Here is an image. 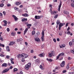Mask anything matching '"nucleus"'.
<instances>
[{"instance_id":"obj_1","label":"nucleus","mask_w":74,"mask_h":74,"mask_svg":"<svg viewBox=\"0 0 74 74\" xmlns=\"http://www.w3.org/2000/svg\"><path fill=\"white\" fill-rule=\"evenodd\" d=\"M31 67V63H28L26 65L25 68L26 70H28L29 67Z\"/></svg>"},{"instance_id":"obj_2","label":"nucleus","mask_w":74,"mask_h":74,"mask_svg":"<svg viewBox=\"0 0 74 74\" xmlns=\"http://www.w3.org/2000/svg\"><path fill=\"white\" fill-rule=\"evenodd\" d=\"M28 56V55L23 53L21 55V57H23L24 59L26 58Z\"/></svg>"},{"instance_id":"obj_3","label":"nucleus","mask_w":74,"mask_h":74,"mask_svg":"<svg viewBox=\"0 0 74 74\" xmlns=\"http://www.w3.org/2000/svg\"><path fill=\"white\" fill-rule=\"evenodd\" d=\"M44 32L43 30L42 32V36L41 37V40L42 41L44 40Z\"/></svg>"},{"instance_id":"obj_4","label":"nucleus","mask_w":74,"mask_h":74,"mask_svg":"<svg viewBox=\"0 0 74 74\" xmlns=\"http://www.w3.org/2000/svg\"><path fill=\"white\" fill-rule=\"evenodd\" d=\"M43 17V16H35V18L36 19H41V18H42Z\"/></svg>"},{"instance_id":"obj_5","label":"nucleus","mask_w":74,"mask_h":74,"mask_svg":"<svg viewBox=\"0 0 74 74\" xmlns=\"http://www.w3.org/2000/svg\"><path fill=\"white\" fill-rule=\"evenodd\" d=\"M62 1H60V5L58 6V11H60V8L61 7V6H62Z\"/></svg>"},{"instance_id":"obj_6","label":"nucleus","mask_w":74,"mask_h":74,"mask_svg":"<svg viewBox=\"0 0 74 74\" xmlns=\"http://www.w3.org/2000/svg\"><path fill=\"white\" fill-rule=\"evenodd\" d=\"M12 16L14 18L15 21H16L18 20V18H17V17L15 15H13Z\"/></svg>"},{"instance_id":"obj_7","label":"nucleus","mask_w":74,"mask_h":74,"mask_svg":"<svg viewBox=\"0 0 74 74\" xmlns=\"http://www.w3.org/2000/svg\"><path fill=\"white\" fill-rule=\"evenodd\" d=\"M64 65H65V61H64L61 64L60 66L61 67H64Z\"/></svg>"},{"instance_id":"obj_8","label":"nucleus","mask_w":74,"mask_h":74,"mask_svg":"<svg viewBox=\"0 0 74 74\" xmlns=\"http://www.w3.org/2000/svg\"><path fill=\"white\" fill-rule=\"evenodd\" d=\"M45 54L44 53H42L41 54H40L38 55V56L40 57H44L45 56Z\"/></svg>"},{"instance_id":"obj_9","label":"nucleus","mask_w":74,"mask_h":74,"mask_svg":"<svg viewBox=\"0 0 74 74\" xmlns=\"http://www.w3.org/2000/svg\"><path fill=\"white\" fill-rule=\"evenodd\" d=\"M9 69H7L3 71L2 72V74H3V73H6V72H7V71H9Z\"/></svg>"},{"instance_id":"obj_10","label":"nucleus","mask_w":74,"mask_h":74,"mask_svg":"<svg viewBox=\"0 0 74 74\" xmlns=\"http://www.w3.org/2000/svg\"><path fill=\"white\" fill-rule=\"evenodd\" d=\"M65 25V23H60V24L59 25V27H62V26L64 25Z\"/></svg>"},{"instance_id":"obj_11","label":"nucleus","mask_w":74,"mask_h":74,"mask_svg":"<svg viewBox=\"0 0 74 74\" xmlns=\"http://www.w3.org/2000/svg\"><path fill=\"white\" fill-rule=\"evenodd\" d=\"M3 22H4L5 24L3 25V26H7V21L6 20H4L3 21Z\"/></svg>"},{"instance_id":"obj_12","label":"nucleus","mask_w":74,"mask_h":74,"mask_svg":"<svg viewBox=\"0 0 74 74\" xmlns=\"http://www.w3.org/2000/svg\"><path fill=\"white\" fill-rule=\"evenodd\" d=\"M35 40L36 41V42H39V41H40V39L39 38H35Z\"/></svg>"},{"instance_id":"obj_13","label":"nucleus","mask_w":74,"mask_h":74,"mask_svg":"<svg viewBox=\"0 0 74 74\" xmlns=\"http://www.w3.org/2000/svg\"><path fill=\"white\" fill-rule=\"evenodd\" d=\"M8 66V64L7 63H4L2 64V67H7Z\"/></svg>"},{"instance_id":"obj_14","label":"nucleus","mask_w":74,"mask_h":74,"mask_svg":"<svg viewBox=\"0 0 74 74\" xmlns=\"http://www.w3.org/2000/svg\"><path fill=\"white\" fill-rule=\"evenodd\" d=\"M15 4L16 5H19L21 4V2H16Z\"/></svg>"},{"instance_id":"obj_15","label":"nucleus","mask_w":74,"mask_h":74,"mask_svg":"<svg viewBox=\"0 0 74 74\" xmlns=\"http://www.w3.org/2000/svg\"><path fill=\"white\" fill-rule=\"evenodd\" d=\"M48 56L49 58H52V54L51 53H48Z\"/></svg>"},{"instance_id":"obj_16","label":"nucleus","mask_w":74,"mask_h":74,"mask_svg":"<svg viewBox=\"0 0 74 74\" xmlns=\"http://www.w3.org/2000/svg\"><path fill=\"white\" fill-rule=\"evenodd\" d=\"M21 21L22 22H26L27 21V19L25 18H23L22 19Z\"/></svg>"},{"instance_id":"obj_17","label":"nucleus","mask_w":74,"mask_h":74,"mask_svg":"<svg viewBox=\"0 0 74 74\" xmlns=\"http://www.w3.org/2000/svg\"><path fill=\"white\" fill-rule=\"evenodd\" d=\"M22 16H29V14L27 13H25V14H22Z\"/></svg>"},{"instance_id":"obj_18","label":"nucleus","mask_w":74,"mask_h":74,"mask_svg":"<svg viewBox=\"0 0 74 74\" xmlns=\"http://www.w3.org/2000/svg\"><path fill=\"white\" fill-rule=\"evenodd\" d=\"M10 60L11 61L12 64H14V59L12 58L10 59Z\"/></svg>"},{"instance_id":"obj_19","label":"nucleus","mask_w":74,"mask_h":74,"mask_svg":"<svg viewBox=\"0 0 74 74\" xmlns=\"http://www.w3.org/2000/svg\"><path fill=\"white\" fill-rule=\"evenodd\" d=\"M27 30H28V28H26L25 30L24 31V35H25V34H26V32H27Z\"/></svg>"},{"instance_id":"obj_20","label":"nucleus","mask_w":74,"mask_h":74,"mask_svg":"<svg viewBox=\"0 0 74 74\" xmlns=\"http://www.w3.org/2000/svg\"><path fill=\"white\" fill-rule=\"evenodd\" d=\"M47 60L48 62H52L53 61L52 60L51 58H50L49 59L48 58H47Z\"/></svg>"},{"instance_id":"obj_21","label":"nucleus","mask_w":74,"mask_h":74,"mask_svg":"<svg viewBox=\"0 0 74 74\" xmlns=\"http://www.w3.org/2000/svg\"><path fill=\"white\" fill-rule=\"evenodd\" d=\"M72 2H73V3L71 4V6L72 7H74V0H71Z\"/></svg>"},{"instance_id":"obj_22","label":"nucleus","mask_w":74,"mask_h":74,"mask_svg":"<svg viewBox=\"0 0 74 74\" xmlns=\"http://www.w3.org/2000/svg\"><path fill=\"white\" fill-rule=\"evenodd\" d=\"M64 13L65 14H66L67 15H68V14H69V12L66 11H64Z\"/></svg>"},{"instance_id":"obj_23","label":"nucleus","mask_w":74,"mask_h":74,"mask_svg":"<svg viewBox=\"0 0 74 74\" xmlns=\"http://www.w3.org/2000/svg\"><path fill=\"white\" fill-rule=\"evenodd\" d=\"M14 44H15V42H10V44H9V45H12Z\"/></svg>"},{"instance_id":"obj_24","label":"nucleus","mask_w":74,"mask_h":74,"mask_svg":"<svg viewBox=\"0 0 74 74\" xmlns=\"http://www.w3.org/2000/svg\"><path fill=\"white\" fill-rule=\"evenodd\" d=\"M64 55V53H62L60 54L59 55V56H63Z\"/></svg>"},{"instance_id":"obj_25","label":"nucleus","mask_w":74,"mask_h":74,"mask_svg":"<svg viewBox=\"0 0 74 74\" xmlns=\"http://www.w3.org/2000/svg\"><path fill=\"white\" fill-rule=\"evenodd\" d=\"M1 34H2V32H0V40H1V41H3V39L1 37Z\"/></svg>"},{"instance_id":"obj_26","label":"nucleus","mask_w":74,"mask_h":74,"mask_svg":"<svg viewBox=\"0 0 74 74\" xmlns=\"http://www.w3.org/2000/svg\"><path fill=\"white\" fill-rule=\"evenodd\" d=\"M6 51L8 52H10V49H9V47L7 46L6 47Z\"/></svg>"},{"instance_id":"obj_27","label":"nucleus","mask_w":74,"mask_h":74,"mask_svg":"<svg viewBox=\"0 0 74 74\" xmlns=\"http://www.w3.org/2000/svg\"><path fill=\"white\" fill-rule=\"evenodd\" d=\"M35 62L36 63H39V62H40V60H39L38 59L36 60Z\"/></svg>"},{"instance_id":"obj_28","label":"nucleus","mask_w":74,"mask_h":74,"mask_svg":"<svg viewBox=\"0 0 74 74\" xmlns=\"http://www.w3.org/2000/svg\"><path fill=\"white\" fill-rule=\"evenodd\" d=\"M14 9L15 10H16L17 11H18L19 10V8H17V7H15L14 8Z\"/></svg>"},{"instance_id":"obj_29","label":"nucleus","mask_w":74,"mask_h":74,"mask_svg":"<svg viewBox=\"0 0 74 74\" xmlns=\"http://www.w3.org/2000/svg\"><path fill=\"white\" fill-rule=\"evenodd\" d=\"M11 34L13 36H14L15 35V33L14 32H12L11 33Z\"/></svg>"},{"instance_id":"obj_30","label":"nucleus","mask_w":74,"mask_h":74,"mask_svg":"<svg viewBox=\"0 0 74 74\" xmlns=\"http://www.w3.org/2000/svg\"><path fill=\"white\" fill-rule=\"evenodd\" d=\"M56 23H57V25H59V23H60V21L59 20H58L56 21Z\"/></svg>"},{"instance_id":"obj_31","label":"nucleus","mask_w":74,"mask_h":74,"mask_svg":"<svg viewBox=\"0 0 74 74\" xmlns=\"http://www.w3.org/2000/svg\"><path fill=\"white\" fill-rule=\"evenodd\" d=\"M40 68L41 69V70H44V68H42V65H40Z\"/></svg>"},{"instance_id":"obj_32","label":"nucleus","mask_w":74,"mask_h":74,"mask_svg":"<svg viewBox=\"0 0 74 74\" xmlns=\"http://www.w3.org/2000/svg\"><path fill=\"white\" fill-rule=\"evenodd\" d=\"M35 33H36V32H35V31H32V35H34V34H35Z\"/></svg>"},{"instance_id":"obj_33","label":"nucleus","mask_w":74,"mask_h":74,"mask_svg":"<svg viewBox=\"0 0 74 74\" xmlns=\"http://www.w3.org/2000/svg\"><path fill=\"white\" fill-rule=\"evenodd\" d=\"M18 71V69L16 68H14V72H15V71Z\"/></svg>"},{"instance_id":"obj_34","label":"nucleus","mask_w":74,"mask_h":74,"mask_svg":"<svg viewBox=\"0 0 74 74\" xmlns=\"http://www.w3.org/2000/svg\"><path fill=\"white\" fill-rule=\"evenodd\" d=\"M73 43L71 42H70L69 43L70 46H71L72 45V43Z\"/></svg>"},{"instance_id":"obj_35","label":"nucleus","mask_w":74,"mask_h":74,"mask_svg":"<svg viewBox=\"0 0 74 74\" xmlns=\"http://www.w3.org/2000/svg\"><path fill=\"white\" fill-rule=\"evenodd\" d=\"M57 13H58V11H55L53 12V14L54 15H55V14H56Z\"/></svg>"},{"instance_id":"obj_36","label":"nucleus","mask_w":74,"mask_h":74,"mask_svg":"<svg viewBox=\"0 0 74 74\" xmlns=\"http://www.w3.org/2000/svg\"><path fill=\"white\" fill-rule=\"evenodd\" d=\"M71 70H72V71H74V67H72L71 68Z\"/></svg>"},{"instance_id":"obj_37","label":"nucleus","mask_w":74,"mask_h":74,"mask_svg":"<svg viewBox=\"0 0 74 74\" xmlns=\"http://www.w3.org/2000/svg\"><path fill=\"white\" fill-rule=\"evenodd\" d=\"M51 53H52V55H53V56L55 55V52H54L53 51L51 52Z\"/></svg>"},{"instance_id":"obj_38","label":"nucleus","mask_w":74,"mask_h":74,"mask_svg":"<svg viewBox=\"0 0 74 74\" xmlns=\"http://www.w3.org/2000/svg\"><path fill=\"white\" fill-rule=\"evenodd\" d=\"M4 6V4L2 3L0 5V7H2Z\"/></svg>"},{"instance_id":"obj_39","label":"nucleus","mask_w":74,"mask_h":74,"mask_svg":"<svg viewBox=\"0 0 74 74\" xmlns=\"http://www.w3.org/2000/svg\"><path fill=\"white\" fill-rule=\"evenodd\" d=\"M69 68V64H68L66 66V69H68Z\"/></svg>"},{"instance_id":"obj_40","label":"nucleus","mask_w":74,"mask_h":74,"mask_svg":"<svg viewBox=\"0 0 74 74\" xmlns=\"http://www.w3.org/2000/svg\"><path fill=\"white\" fill-rule=\"evenodd\" d=\"M70 32L69 31H68L67 32V34H68L69 35H70Z\"/></svg>"},{"instance_id":"obj_41","label":"nucleus","mask_w":74,"mask_h":74,"mask_svg":"<svg viewBox=\"0 0 74 74\" xmlns=\"http://www.w3.org/2000/svg\"><path fill=\"white\" fill-rule=\"evenodd\" d=\"M17 74H23V73L21 71L19 73H17Z\"/></svg>"},{"instance_id":"obj_42","label":"nucleus","mask_w":74,"mask_h":74,"mask_svg":"<svg viewBox=\"0 0 74 74\" xmlns=\"http://www.w3.org/2000/svg\"><path fill=\"white\" fill-rule=\"evenodd\" d=\"M59 35L60 36H62V32H59Z\"/></svg>"},{"instance_id":"obj_43","label":"nucleus","mask_w":74,"mask_h":74,"mask_svg":"<svg viewBox=\"0 0 74 74\" xmlns=\"http://www.w3.org/2000/svg\"><path fill=\"white\" fill-rule=\"evenodd\" d=\"M62 47H63V48H64V47H66V45L64 44H62Z\"/></svg>"},{"instance_id":"obj_44","label":"nucleus","mask_w":74,"mask_h":74,"mask_svg":"<svg viewBox=\"0 0 74 74\" xmlns=\"http://www.w3.org/2000/svg\"><path fill=\"white\" fill-rule=\"evenodd\" d=\"M20 56H21V55L20 54H18V55L17 56V57H18V58H19Z\"/></svg>"},{"instance_id":"obj_45","label":"nucleus","mask_w":74,"mask_h":74,"mask_svg":"<svg viewBox=\"0 0 74 74\" xmlns=\"http://www.w3.org/2000/svg\"><path fill=\"white\" fill-rule=\"evenodd\" d=\"M5 56V55H4L2 54H1L0 55V56H1V57H4Z\"/></svg>"},{"instance_id":"obj_46","label":"nucleus","mask_w":74,"mask_h":74,"mask_svg":"<svg viewBox=\"0 0 74 74\" xmlns=\"http://www.w3.org/2000/svg\"><path fill=\"white\" fill-rule=\"evenodd\" d=\"M68 73L69 74H74V72H69Z\"/></svg>"},{"instance_id":"obj_47","label":"nucleus","mask_w":74,"mask_h":74,"mask_svg":"<svg viewBox=\"0 0 74 74\" xmlns=\"http://www.w3.org/2000/svg\"><path fill=\"white\" fill-rule=\"evenodd\" d=\"M66 72H67V71L66 70H64L62 72V73H66Z\"/></svg>"},{"instance_id":"obj_48","label":"nucleus","mask_w":74,"mask_h":74,"mask_svg":"<svg viewBox=\"0 0 74 74\" xmlns=\"http://www.w3.org/2000/svg\"><path fill=\"white\" fill-rule=\"evenodd\" d=\"M7 6H8V7H10L11 6V4H7Z\"/></svg>"},{"instance_id":"obj_49","label":"nucleus","mask_w":74,"mask_h":74,"mask_svg":"<svg viewBox=\"0 0 74 74\" xmlns=\"http://www.w3.org/2000/svg\"><path fill=\"white\" fill-rule=\"evenodd\" d=\"M58 16V14H57L54 17L55 18H57Z\"/></svg>"},{"instance_id":"obj_50","label":"nucleus","mask_w":74,"mask_h":74,"mask_svg":"<svg viewBox=\"0 0 74 74\" xmlns=\"http://www.w3.org/2000/svg\"><path fill=\"white\" fill-rule=\"evenodd\" d=\"M21 62H25V60L24 59H23L21 60Z\"/></svg>"},{"instance_id":"obj_51","label":"nucleus","mask_w":74,"mask_h":74,"mask_svg":"<svg viewBox=\"0 0 74 74\" xmlns=\"http://www.w3.org/2000/svg\"><path fill=\"white\" fill-rule=\"evenodd\" d=\"M53 41L54 42H56V39L55 38L53 39Z\"/></svg>"},{"instance_id":"obj_52","label":"nucleus","mask_w":74,"mask_h":74,"mask_svg":"<svg viewBox=\"0 0 74 74\" xmlns=\"http://www.w3.org/2000/svg\"><path fill=\"white\" fill-rule=\"evenodd\" d=\"M7 31L8 32H10V28H8L7 29Z\"/></svg>"},{"instance_id":"obj_53","label":"nucleus","mask_w":74,"mask_h":74,"mask_svg":"<svg viewBox=\"0 0 74 74\" xmlns=\"http://www.w3.org/2000/svg\"><path fill=\"white\" fill-rule=\"evenodd\" d=\"M27 26H32V24H28Z\"/></svg>"},{"instance_id":"obj_54","label":"nucleus","mask_w":74,"mask_h":74,"mask_svg":"<svg viewBox=\"0 0 74 74\" xmlns=\"http://www.w3.org/2000/svg\"><path fill=\"white\" fill-rule=\"evenodd\" d=\"M50 12H51V15H53V11H51V12L50 11Z\"/></svg>"},{"instance_id":"obj_55","label":"nucleus","mask_w":74,"mask_h":74,"mask_svg":"<svg viewBox=\"0 0 74 74\" xmlns=\"http://www.w3.org/2000/svg\"><path fill=\"white\" fill-rule=\"evenodd\" d=\"M37 34L38 35H40V32H37Z\"/></svg>"},{"instance_id":"obj_56","label":"nucleus","mask_w":74,"mask_h":74,"mask_svg":"<svg viewBox=\"0 0 74 74\" xmlns=\"http://www.w3.org/2000/svg\"><path fill=\"white\" fill-rule=\"evenodd\" d=\"M20 41H23V39L22 38H20L19 39Z\"/></svg>"},{"instance_id":"obj_57","label":"nucleus","mask_w":74,"mask_h":74,"mask_svg":"<svg viewBox=\"0 0 74 74\" xmlns=\"http://www.w3.org/2000/svg\"><path fill=\"white\" fill-rule=\"evenodd\" d=\"M6 58L7 59H9L10 58V56H7Z\"/></svg>"},{"instance_id":"obj_58","label":"nucleus","mask_w":74,"mask_h":74,"mask_svg":"<svg viewBox=\"0 0 74 74\" xmlns=\"http://www.w3.org/2000/svg\"><path fill=\"white\" fill-rule=\"evenodd\" d=\"M71 52L72 53H74V51L73 50H71Z\"/></svg>"},{"instance_id":"obj_59","label":"nucleus","mask_w":74,"mask_h":74,"mask_svg":"<svg viewBox=\"0 0 74 74\" xmlns=\"http://www.w3.org/2000/svg\"><path fill=\"white\" fill-rule=\"evenodd\" d=\"M68 60H71V58H70V57H69L68 58Z\"/></svg>"},{"instance_id":"obj_60","label":"nucleus","mask_w":74,"mask_h":74,"mask_svg":"<svg viewBox=\"0 0 74 74\" xmlns=\"http://www.w3.org/2000/svg\"><path fill=\"white\" fill-rule=\"evenodd\" d=\"M59 56H59V55L58 56H57L56 59H59Z\"/></svg>"},{"instance_id":"obj_61","label":"nucleus","mask_w":74,"mask_h":74,"mask_svg":"<svg viewBox=\"0 0 74 74\" xmlns=\"http://www.w3.org/2000/svg\"><path fill=\"white\" fill-rule=\"evenodd\" d=\"M3 14L4 15H5V11L3 12Z\"/></svg>"},{"instance_id":"obj_62","label":"nucleus","mask_w":74,"mask_h":74,"mask_svg":"<svg viewBox=\"0 0 74 74\" xmlns=\"http://www.w3.org/2000/svg\"><path fill=\"white\" fill-rule=\"evenodd\" d=\"M57 41H60V39L59 38H57Z\"/></svg>"},{"instance_id":"obj_63","label":"nucleus","mask_w":74,"mask_h":74,"mask_svg":"<svg viewBox=\"0 0 74 74\" xmlns=\"http://www.w3.org/2000/svg\"><path fill=\"white\" fill-rule=\"evenodd\" d=\"M31 53H33L34 52V51H33V50H31Z\"/></svg>"},{"instance_id":"obj_64","label":"nucleus","mask_w":74,"mask_h":74,"mask_svg":"<svg viewBox=\"0 0 74 74\" xmlns=\"http://www.w3.org/2000/svg\"><path fill=\"white\" fill-rule=\"evenodd\" d=\"M25 44L27 46L28 45V43H27V42H25Z\"/></svg>"}]
</instances>
